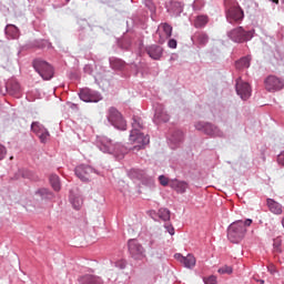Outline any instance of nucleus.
Segmentation results:
<instances>
[{
  "mask_svg": "<svg viewBox=\"0 0 284 284\" xmlns=\"http://www.w3.org/2000/svg\"><path fill=\"white\" fill-rule=\"evenodd\" d=\"M132 130L129 141L133 145V150H142L150 143V136L141 132L143 130V120L141 118H133Z\"/></svg>",
  "mask_w": 284,
  "mask_h": 284,
  "instance_id": "f257e3e1",
  "label": "nucleus"
},
{
  "mask_svg": "<svg viewBox=\"0 0 284 284\" xmlns=\"http://www.w3.org/2000/svg\"><path fill=\"white\" fill-rule=\"evenodd\" d=\"M252 225V219L245 221L239 220L233 222L227 229V239L231 243H241L245 239L246 227Z\"/></svg>",
  "mask_w": 284,
  "mask_h": 284,
  "instance_id": "f03ea898",
  "label": "nucleus"
},
{
  "mask_svg": "<svg viewBox=\"0 0 284 284\" xmlns=\"http://www.w3.org/2000/svg\"><path fill=\"white\" fill-rule=\"evenodd\" d=\"M33 68L36 72H38V74H40L44 81H50V79L54 77V69L52 68V65H50V63L43 60H34Z\"/></svg>",
  "mask_w": 284,
  "mask_h": 284,
  "instance_id": "7ed1b4c3",
  "label": "nucleus"
},
{
  "mask_svg": "<svg viewBox=\"0 0 284 284\" xmlns=\"http://www.w3.org/2000/svg\"><path fill=\"white\" fill-rule=\"evenodd\" d=\"M106 119L113 128H116V130H128V122L124 121L123 115L119 110L114 108H110L108 111Z\"/></svg>",
  "mask_w": 284,
  "mask_h": 284,
  "instance_id": "20e7f679",
  "label": "nucleus"
},
{
  "mask_svg": "<svg viewBox=\"0 0 284 284\" xmlns=\"http://www.w3.org/2000/svg\"><path fill=\"white\" fill-rule=\"evenodd\" d=\"M227 36L231 41H234V43H245V41H250V39L254 37V33L252 31H245L243 27H237L231 30Z\"/></svg>",
  "mask_w": 284,
  "mask_h": 284,
  "instance_id": "39448f33",
  "label": "nucleus"
},
{
  "mask_svg": "<svg viewBox=\"0 0 284 284\" xmlns=\"http://www.w3.org/2000/svg\"><path fill=\"white\" fill-rule=\"evenodd\" d=\"M245 18V12L239 4H234L226 10V19L229 23H241Z\"/></svg>",
  "mask_w": 284,
  "mask_h": 284,
  "instance_id": "423d86ee",
  "label": "nucleus"
},
{
  "mask_svg": "<svg viewBox=\"0 0 284 284\" xmlns=\"http://www.w3.org/2000/svg\"><path fill=\"white\" fill-rule=\"evenodd\" d=\"M264 88L267 92H278L284 88V80L275 75H268L264 80Z\"/></svg>",
  "mask_w": 284,
  "mask_h": 284,
  "instance_id": "0eeeda50",
  "label": "nucleus"
},
{
  "mask_svg": "<svg viewBox=\"0 0 284 284\" xmlns=\"http://www.w3.org/2000/svg\"><path fill=\"white\" fill-rule=\"evenodd\" d=\"M235 90L243 101H247V99L252 97L250 83L243 82L241 78L236 80Z\"/></svg>",
  "mask_w": 284,
  "mask_h": 284,
  "instance_id": "6e6552de",
  "label": "nucleus"
},
{
  "mask_svg": "<svg viewBox=\"0 0 284 284\" xmlns=\"http://www.w3.org/2000/svg\"><path fill=\"white\" fill-rule=\"evenodd\" d=\"M129 252L132 256V258H135V261H139L143 258V254H145V248H143V245L139 243L136 240H130L129 241Z\"/></svg>",
  "mask_w": 284,
  "mask_h": 284,
  "instance_id": "1a4fd4ad",
  "label": "nucleus"
},
{
  "mask_svg": "<svg viewBox=\"0 0 284 284\" xmlns=\"http://www.w3.org/2000/svg\"><path fill=\"white\" fill-rule=\"evenodd\" d=\"M94 174V169L90 165H79L75 168V176L80 181H84V183H88L92 179V175Z\"/></svg>",
  "mask_w": 284,
  "mask_h": 284,
  "instance_id": "9d476101",
  "label": "nucleus"
},
{
  "mask_svg": "<svg viewBox=\"0 0 284 284\" xmlns=\"http://www.w3.org/2000/svg\"><path fill=\"white\" fill-rule=\"evenodd\" d=\"M79 98L84 103H99L101 101V95L97 93V91H92L88 88L82 89L79 93Z\"/></svg>",
  "mask_w": 284,
  "mask_h": 284,
  "instance_id": "9b49d317",
  "label": "nucleus"
},
{
  "mask_svg": "<svg viewBox=\"0 0 284 284\" xmlns=\"http://www.w3.org/2000/svg\"><path fill=\"white\" fill-rule=\"evenodd\" d=\"M97 145L101 152L106 154H112L114 152V143L105 135H100L97 138Z\"/></svg>",
  "mask_w": 284,
  "mask_h": 284,
  "instance_id": "f8f14e48",
  "label": "nucleus"
},
{
  "mask_svg": "<svg viewBox=\"0 0 284 284\" xmlns=\"http://www.w3.org/2000/svg\"><path fill=\"white\" fill-rule=\"evenodd\" d=\"M156 34H159L158 43L163 44L170 37H172V26L169 23H161Z\"/></svg>",
  "mask_w": 284,
  "mask_h": 284,
  "instance_id": "ddd939ff",
  "label": "nucleus"
},
{
  "mask_svg": "<svg viewBox=\"0 0 284 284\" xmlns=\"http://www.w3.org/2000/svg\"><path fill=\"white\" fill-rule=\"evenodd\" d=\"M31 130L39 136L41 143H47L48 139L50 138V132H48V129H44L43 125H41L39 122H33L31 124Z\"/></svg>",
  "mask_w": 284,
  "mask_h": 284,
  "instance_id": "4468645a",
  "label": "nucleus"
},
{
  "mask_svg": "<svg viewBox=\"0 0 284 284\" xmlns=\"http://www.w3.org/2000/svg\"><path fill=\"white\" fill-rule=\"evenodd\" d=\"M31 130L39 136L41 143H47L48 139L50 138V132H48V129H44L43 125H41L39 122H33L31 124Z\"/></svg>",
  "mask_w": 284,
  "mask_h": 284,
  "instance_id": "2eb2a0df",
  "label": "nucleus"
},
{
  "mask_svg": "<svg viewBox=\"0 0 284 284\" xmlns=\"http://www.w3.org/2000/svg\"><path fill=\"white\" fill-rule=\"evenodd\" d=\"M170 187H172V190H175V192H178V194H185V192L187 191V187H190V185L185 181L171 180Z\"/></svg>",
  "mask_w": 284,
  "mask_h": 284,
  "instance_id": "dca6fc26",
  "label": "nucleus"
},
{
  "mask_svg": "<svg viewBox=\"0 0 284 284\" xmlns=\"http://www.w3.org/2000/svg\"><path fill=\"white\" fill-rule=\"evenodd\" d=\"M266 205L272 214H276L277 216L283 214V204L276 202L274 199H267Z\"/></svg>",
  "mask_w": 284,
  "mask_h": 284,
  "instance_id": "f3484780",
  "label": "nucleus"
},
{
  "mask_svg": "<svg viewBox=\"0 0 284 284\" xmlns=\"http://www.w3.org/2000/svg\"><path fill=\"white\" fill-rule=\"evenodd\" d=\"M175 258H179L180 263H183L184 267L192 270L196 265V257L194 255L189 254L187 256H182L181 254L175 255Z\"/></svg>",
  "mask_w": 284,
  "mask_h": 284,
  "instance_id": "a211bd4d",
  "label": "nucleus"
},
{
  "mask_svg": "<svg viewBox=\"0 0 284 284\" xmlns=\"http://www.w3.org/2000/svg\"><path fill=\"white\" fill-rule=\"evenodd\" d=\"M6 92H9L11 97H18L19 92H21V85L17 80H9L6 84Z\"/></svg>",
  "mask_w": 284,
  "mask_h": 284,
  "instance_id": "6ab92c4d",
  "label": "nucleus"
},
{
  "mask_svg": "<svg viewBox=\"0 0 284 284\" xmlns=\"http://www.w3.org/2000/svg\"><path fill=\"white\" fill-rule=\"evenodd\" d=\"M146 52L151 59H154L155 61H159L161 57H163V48L156 44H152L146 48Z\"/></svg>",
  "mask_w": 284,
  "mask_h": 284,
  "instance_id": "aec40b11",
  "label": "nucleus"
},
{
  "mask_svg": "<svg viewBox=\"0 0 284 284\" xmlns=\"http://www.w3.org/2000/svg\"><path fill=\"white\" fill-rule=\"evenodd\" d=\"M154 119L158 123H168L170 121V115L168 112H165L163 105H159V108L155 110Z\"/></svg>",
  "mask_w": 284,
  "mask_h": 284,
  "instance_id": "412c9836",
  "label": "nucleus"
},
{
  "mask_svg": "<svg viewBox=\"0 0 284 284\" xmlns=\"http://www.w3.org/2000/svg\"><path fill=\"white\" fill-rule=\"evenodd\" d=\"M81 284H103L101 277L94 275H84L81 280Z\"/></svg>",
  "mask_w": 284,
  "mask_h": 284,
  "instance_id": "4be33fe9",
  "label": "nucleus"
},
{
  "mask_svg": "<svg viewBox=\"0 0 284 284\" xmlns=\"http://www.w3.org/2000/svg\"><path fill=\"white\" fill-rule=\"evenodd\" d=\"M70 202L72 203L74 210H81L83 206V197H81V195H71Z\"/></svg>",
  "mask_w": 284,
  "mask_h": 284,
  "instance_id": "5701e85b",
  "label": "nucleus"
},
{
  "mask_svg": "<svg viewBox=\"0 0 284 284\" xmlns=\"http://www.w3.org/2000/svg\"><path fill=\"white\" fill-rule=\"evenodd\" d=\"M209 21L210 19L207 18V16H197L194 21V26L195 28H205Z\"/></svg>",
  "mask_w": 284,
  "mask_h": 284,
  "instance_id": "b1692460",
  "label": "nucleus"
},
{
  "mask_svg": "<svg viewBox=\"0 0 284 284\" xmlns=\"http://www.w3.org/2000/svg\"><path fill=\"white\" fill-rule=\"evenodd\" d=\"M235 68L237 70H245V69L250 68V58L248 57H244V58L240 59L235 63Z\"/></svg>",
  "mask_w": 284,
  "mask_h": 284,
  "instance_id": "393cba45",
  "label": "nucleus"
},
{
  "mask_svg": "<svg viewBox=\"0 0 284 284\" xmlns=\"http://www.w3.org/2000/svg\"><path fill=\"white\" fill-rule=\"evenodd\" d=\"M50 184L55 192H59V190H61V180L59 179V175H51Z\"/></svg>",
  "mask_w": 284,
  "mask_h": 284,
  "instance_id": "a878e982",
  "label": "nucleus"
},
{
  "mask_svg": "<svg viewBox=\"0 0 284 284\" xmlns=\"http://www.w3.org/2000/svg\"><path fill=\"white\" fill-rule=\"evenodd\" d=\"M195 40L200 43V45H205V43H207V41H210V38L207 37V33H196L194 36Z\"/></svg>",
  "mask_w": 284,
  "mask_h": 284,
  "instance_id": "bb28decb",
  "label": "nucleus"
},
{
  "mask_svg": "<svg viewBox=\"0 0 284 284\" xmlns=\"http://www.w3.org/2000/svg\"><path fill=\"white\" fill-rule=\"evenodd\" d=\"M38 196H41V199H54V194L50 192L48 189H40L37 192Z\"/></svg>",
  "mask_w": 284,
  "mask_h": 284,
  "instance_id": "cd10ccee",
  "label": "nucleus"
},
{
  "mask_svg": "<svg viewBox=\"0 0 284 284\" xmlns=\"http://www.w3.org/2000/svg\"><path fill=\"white\" fill-rule=\"evenodd\" d=\"M110 63L114 70H121L122 68H125V62L123 60L113 59L110 60Z\"/></svg>",
  "mask_w": 284,
  "mask_h": 284,
  "instance_id": "c85d7f7f",
  "label": "nucleus"
},
{
  "mask_svg": "<svg viewBox=\"0 0 284 284\" xmlns=\"http://www.w3.org/2000/svg\"><path fill=\"white\" fill-rule=\"evenodd\" d=\"M172 143H181L183 141V131H175L171 136Z\"/></svg>",
  "mask_w": 284,
  "mask_h": 284,
  "instance_id": "c756f323",
  "label": "nucleus"
},
{
  "mask_svg": "<svg viewBox=\"0 0 284 284\" xmlns=\"http://www.w3.org/2000/svg\"><path fill=\"white\" fill-rule=\"evenodd\" d=\"M158 214H159V217L162 221H170V210H168V209H160Z\"/></svg>",
  "mask_w": 284,
  "mask_h": 284,
  "instance_id": "7c9ffc66",
  "label": "nucleus"
},
{
  "mask_svg": "<svg viewBox=\"0 0 284 284\" xmlns=\"http://www.w3.org/2000/svg\"><path fill=\"white\" fill-rule=\"evenodd\" d=\"M131 176H133V179H143L145 176V171L133 169L131 170Z\"/></svg>",
  "mask_w": 284,
  "mask_h": 284,
  "instance_id": "2f4dec72",
  "label": "nucleus"
},
{
  "mask_svg": "<svg viewBox=\"0 0 284 284\" xmlns=\"http://www.w3.org/2000/svg\"><path fill=\"white\" fill-rule=\"evenodd\" d=\"M281 245H283V241L281 240V237H276L273 241V247L275 252H281Z\"/></svg>",
  "mask_w": 284,
  "mask_h": 284,
  "instance_id": "473e14b6",
  "label": "nucleus"
},
{
  "mask_svg": "<svg viewBox=\"0 0 284 284\" xmlns=\"http://www.w3.org/2000/svg\"><path fill=\"white\" fill-rule=\"evenodd\" d=\"M219 274H232L233 270L232 266H222L221 268H219Z\"/></svg>",
  "mask_w": 284,
  "mask_h": 284,
  "instance_id": "72a5a7b5",
  "label": "nucleus"
},
{
  "mask_svg": "<svg viewBox=\"0 0 284 284\" xmlns=\"http://www.w3.org/2000/svg\"><path fill=\"white\" fill-rule=\"evenodd\" d=\"M205 284H216V276L215 275H210L209 277L203 278Z\"/></svg>",
  "mask_w": 284,
  "mask_h": 284,
  "instance_id": "f704fd0d",
  "label": "nucleus"
},
{
  "mask_svg": "<svg viewBox=\"0 0 284 284\" xmlns=\"http://www.w3.org/2000/svg\"><path fill=\"white\" fill-rule=\"evenodd\" d=\"M160 183L165 187L166 185H170V180L165 175H160L159 176Z\"/></svg>",
  "mask_w": 284,
  "mask_h": 284,
  "instance_id": "c9c22d12",
  "label": "nucleus"
},
{
  "mask_svg": "<svg viewBox=\"0 0 284 284\" xmlns=\"http://www.w3.org/2000/svg\"><path fill=\"white\" fill-rule=\"evenodd\" d=\"M18 174L19 176H22V179H30V172H28L27 170H20Z\"/></svg>",
  "mask_w": 284,
  "mask_h": 284,
  "instance_id": "e433bc0d",
  "label": "nucleus"
},
{
  "mask_svg": "<svg viewBox=\"0 0 284 284\" xmlns=\"http://www.w3.org/2000/svg\"><path fill=\"white\" fill-rule=\"evenodd\" d=\"M6 154H7L6 146L0 144V161H3V159H6Z\"/></svg>",
  "mask_w": 284,
  "mask_h": 284,
  "instance_id": "4c0bfd02",
  "label": "nucleus"
},
{
  "mask_svg": "<svg viewBox=\"0 0 284 284\" xmlns=\"http://www.w3.org/2000/svg\"><path fill=\"white\" fill-rule=\"evenodd\" d=\"M277 163L280 165H284V151H282L278 155H277Z\"/></svg>",
  "mask_w": 284,
  "mask_h": 284,
  "instance_id": "58836bf2",
  "label": "nucleus"
},
{
  "mask_svg": "<svg viewBox=\"0 0 284 284\" xmlns=\"http://www.w3.org/2000/svg\"><path fill=\"white\" fill-rule=\"evenodd\" d=\"M169 48H172L173 50L176 49V40L175 39H171L169 40V43H168Z\"/></svg>",
  "mask_w": 284,
  "mask_h": 284,
  "instance_id": "ea45409f",
  "label": "nucleus"
},
{
  "mask_svg": "<svg viewBox=\"0 0 284 284\" xmlns=\"http://www.w3.org/2000/svg\"><path fill=\"white\" fill-rule=\"evenodd\" d=\"M166 231L171 236H174V226L172 225H165Z\"/></svg>",
  "mask_w": 284,
  "mask_h": 284,
  "instance_id": "a19ab883",
  "label": "nucleus"
},
{
  "mask_svg": "<svg viewBox=\"0 0 284 284\" xmlns=\"http://www.w3.org/2000/svg\"><path fill=\"white\" fill-rule=\"evenodd\" d=\"M207 130H212V125H206L205 126V132H206V134H213L212 132H209Z\"/></svg>",
  "mask_w": 284,
  "mask_h": 284,
  "instance_id": "79ce46f5",
  "label": "nucleus"
},
{
  "mask_svg": "<svg viewBox=\"0 0 284 284\" xmlns=\"http://www.w3.org/2000/svg\"><path fill=\"white\" fill-rule=\"evenodd\" d=\"M154 243H155L154 239H151L149 242V247H154Z\"/></svg>",
  "mask_w": 284,
  "mask_h": 284,
  "instance_id": "37998d69",
  "label": "nucleus"
},
{
  "mask_svg": "<svg viewBox=\"0 0 284 284\" xmlns=\"http://www.w3.org/2000/svg\"><path fill=\"white\" fill-rule=\"evenodd\" d=\"M268 271L271 272V274H274V272H276V268L274 266L268 267Z\"/></svg>",
  "mask_w": 284,
  "mask_h": 284,
  "instance_id": "c03bdc74",
  "label": "nucleus"
},
{
  "mask_svg": "<svg viewBox=\"0 0 284 284\" xmlns=\"http://www.w3.org/2000/svg\"><path fill=\"white\" fill-rule=\"evenodd\" d=\"M120 267H121V270L125 268V263L121 262Z\"/></svg>",
  "mask_w": 284,
  "mask_h": 284,
  "instance_id": "a18cd8bd",
  "label": "nucleus"
},
{
  "mask_svg": "<svg viewBox=\"0 0 284 284\" xmlns=\"http://www.w3.org/2000/svg\"><path fill=\"white\" fill-rule=\"evenodd\" d=\"M265 283V281H262V284Z\"/></svg>",
  "mask_w": 284,
  "mask_h": 284,
  "instance_id": "49530a36",
  "label": "nucleus"
}]
</instances>
